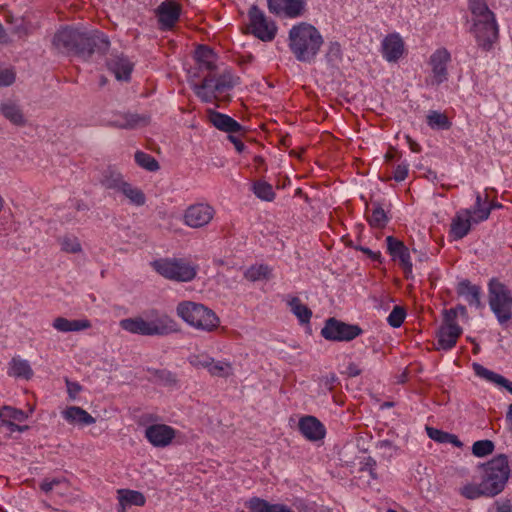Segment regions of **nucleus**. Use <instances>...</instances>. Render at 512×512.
Listing matches in <instances>:
<instances>
[{
    "label": "nucleus",
    "instance_id": "obj_1",
    "mask_svg": "<svg viewBox=\"0 0 512 512\" xmlns=\"http://www.w3.org/2000/svg\"><path fill=\"white\" fill-rule=\"evenodd\" d=\"M53 45L60 52L74 53L83 60H87L93 53H105L110 42L102 32L65 27L54 35Z\"/></svg>",
    "mask_w": 512,
    "mask_h": 512
},
{
    "label": "nucleus",
    "instance_id": "obj_2",
    "mask_svg": "<svg viewBox=\"0 0 512 512\" xmlns=\"http://www.w3.org/2000/svg\"><path fill=\"white\" fill-rule=\"evenodd\" d=\"M119 326L126 332L141 336H166L178 331L177 322L157 310H151L145 316L122 319Z\"/></svg>",
    "mask_w": 512,
    "mask_h": 512
},
{
    "label": "nucleus",
    "instance_id": "obj_3",
    "mask_svg": "<svg viewBox=\"0 0 512 512\" xmlns=\"http://www.w3.org/2000/svg\"><path fill=\"white\" fill-rule=\"evenodd\" d=\"M288 40L291 52L301 62L314 60L323 44L320 32L306 22L294 25L289 31Z\"/></svg>",
    "mask_w": 512,
    "mask_h": 512
},
{
    "label": "nucleus",
    "instance_id": "obj_4",
    "mask_svg": "<svg viewBox=\"0 0 512 512\" xmlns=\"http://www.w3.org/2000/svg\"><path fill=\"white\" fill-rule=\"evenodd\" d=\"M177 316L188 326L211 333L220 326L217 314L202 303L194 301H181L176 306Z\"/></svg>",
    "mask_w": 512,
    "mask_h": 512
},
{
    "label": "nucleus",
    "instance_id": "obj_5",
    "mask_svg": "<svg viewBox=\"0 0 512 512\" xmlns=\"http://www.w3.org/2000/svg\"><path fill=\"white\" fill-rule=\"evenodd\" d=\"M488 301L501 325L512 319V291L498 278H492L488 282Z\"/></svg>",
    "mask_w": 512,
    "mask_h": 512
},
{
    "label": "nucleus",
    "instance_id": "obj_6",
    "mask_svg": "<svg viewBox=\"0 0 512 512\" xmlns=\"http://www.w3.org/2000/svg\"><path fill=\"white\" fill-rule=\"evenodd\" d=\"M482 481L492 496L501 493L509 479L510 467L507 456L500 454L483 466Z\"/></svg>",
    "mask_w": 512,
    "mask_h": 512
},
{
    "label": "nucleus",
    "instance_id": "obj_7",
    "mask_svg": "<svg viewBox=\"0 0 512 512\" xmlns=\"http://www.w3.org/2000/svg\"><path fill=\"white\" fill-rule=\"evenodd\" d=\"M152 266L164 278L177 282L192 281L198 270L197 265L182 258L159 259Z\"/></svg>",
    "mask_w": 512,
    "mask_h": 512
},
{
    "label": "nucleus",
    "instance_id": "obj_8",
    "mask_svg": "<svg viewBox=\"0 0 512 512\" xmlns=\"http://www.w3.org/2000/svg\"><path fill=\"white\" fill-rule=\"evenodd\" d=\"M462 334V328L457 323V311L455 309L444 310L443 322L437 331V350H451Z\"/></svg>",
    "mask_w": 512,
    "mask_h": 512
},
{
    "label": "nucleus",
    "instance_id": "obj_9",
    "mask_svg": "<svg viewBox=\"0 0 512 512\" xmlns=\"http://www.w3.org/2000/svg\"><path fill=\"white\" fill-rule=\"evenodd\" d=\"M248 19L247 30L250 34L263 42H270L275 38L277 34L276 23L257 6L253 5L249 9Z\"/></svg>",
    "mask_w": 512,
    "mask_h": 512
},
{
    "label": "nucleus",
    "instance_id": "obj_10",
    "mask_svg": "<svg viewBox=\"0 0 512 512\" xmlns=\"http://www.w3.org/2000/svg\"><path fill=\"white\" fill-rule=\"evenodd\" d=\"M216 215V209L207 202H197L188 205L183 211L182 223L191 229H203L211 224Z\"/></svg>",
    "mask_w": 512,
    "mask_h": 512
},
{
    "label": "nucleus",
    "instance_id": "obj_11",
    "mask_svg": "<svg viewBox=\"0 0 512 512\" xmlns=\"http://www.w3.org/2000/svg\"><path fill=\"white\" fill-rule=\"evenodd\" d=\"M362 333L363 330L359 325L348 324L333 317L328 318L321 329L322 337L334 342H349Z\"/></svg>",
    "mask_w": 512,
    "mask_h": 512
},
{
    "label": "nucleus",
    "instance_id": "obj_12",
    "mask_svg": "<svg viewBox=\"0 0 512 512\" xmlns=\"http://www.w3.org/2000/svg\"><path fill=\"white\" fill-rule=\"evenodd\" d=\"M271 13L289 19L303 17L307 12L306 0H267Z\"/></svg>",
    "mask_w": 512,
    "mask_h": 512
},
{
    "label": "nucleus",
    "instance_id": "obj_13",
    "mask_svg": "<svg viewBox=\"0 0 512 512\" xmlns=\"http://www.w3.org/2000/svg\"><path fill=\"white\" fill-rule=\"evenodd\" d=\"M479 48L489 51L499 39V25L497 20L476 23L471 29Z\"/></svg>",
    "mask_w": 512,
    "mask_h": 512
},
{
    "label": "nucleus",
    "instance_id": "obj_14",
    "mask_svg": "<svg viewBox=\"0 0 512 512\" xmlns=\"http://www.w3.org/2000/svg\"><path fill=\"white\" fill-rule=\"evenodd\" d=\"M33 411V407H30L29 411L25 412L12 406H3L0 408V425L7 427L11 433H22L28 430L29 427L27 425H20V423L25 422Z\"/></svg>",
    "mask_w": 512,
    "mask_h": 512
},
{
    "label": "nucleus",
    "instance_id": "obj_15",
    "mask_svg": "<svg viewBox=\"0 0 512 512\" xmlns=\"http://www.w3.org/2000/svg\"><path fill=\"white\" fill-rule=\"evenodd\" d=\"M451 61V54L446 48L436 49L430 56L429 65L431 67L433 85H440L448 79V64Z\"/></svg>",
    "mask_w": 512,
    "mask_h": 512
},
{
    "label": "nucleus",
    "instance_id": "obj_16",
    "mask_svg": "<svg viewBox=\"0 0 512 512\" xmlns=\"http://www.w3.org/2000/svg\"><path fill=\"white\" fill-rule=\"evenodd\" d=\"M147 441L156 448L169 446L176 437V430L166 424L156 423L148 425L144 432Z\"/></svg>",
    "mask_w": 512,
    "mask_h": 512
},
{
    "label": "nucleus",
    "instance_id": "obj_17",
    "mask_svg": "<svg viewBox=\"0 0 512 512\" xmlns=\"http://www.w3.org/2000/svg\"><path fill=\"white\" fill-rule=\"evenodd\" d=\"M387 250L394 261H397L403 269L405 277L409 278L412 275L413 264L409 249L404 243L392 236L386 238Z\"/></svg>",
    "mask_w": 512,
    "mask_h": 512
},
{
    "label": "nucleus",
    "instance_id": "obj_18",
    "mask_svg": "<svg viewBox=\"0 0 512 512\" xmlns=\"http://www.w3.org/2000/svg\"><path fill=\"white\" fill-rule=\"evenodd\" d=\"M473 224L472 211L467 208L459 209L452 218L449 236L452 240H461L469 234Z\"/></svg>",
    "mask_w": 512,
    "mask_h": 512
},
{
    "label": "nucleus",
    "instance_id": "obj_19",
    "mask_svg": "<svg viewBox=\"0 0 512 512\" xmlns=\"http://www.w3.org/2000/svg\"><path fill=\"white\" fill-rule=\"evenodd\" d=\"M381 52L383 58L390 63L397 62L405 53V44L399 33H390L382 40Z\"/></svg>",
    "mask_w": 512,
    "mask_h": 512
},
{
    "label": "nucleus",
    "instance_id": "obj_20",
    "mask_svg": "<svg viewBox=\"0 0 512 512\" xmlns=\"http://www.w3.org/2000/svg\"><path fill=\"white\" fill-rule=\"evenodd\" d=\"M180 13L181 7L177 2L172 0L162 2L156 10L161 28L164 30L173 28L179 20Z\"/></svg>",
    "mask_w": 512,
    "mask_h": 512
},
{
    "label": "nucleus",
    "instance_id": "obj_21",
    "mask_svg": "<svg viewBox=\"0 0 512 512\" xmlns=\"http://www.w3.org/2000/svg\"><path fill=\"white\" fill-rule=\"evenodd\" d=\"M301 434L309 441L322 440L326 435L325 426L314 416H303L298 423Z\"/></svg>",
    "mask_w": 512,
    "mask_h": 512
},
{
    "label": "nucleus",
    "instance_id": "obj_22",
    "mask_svg": "<svg viewBox=\"0 0 512 512\" xmlns=\"http://www.w3.org/2000/svg\"><path fill=\"white\" fill-rule=\"evenodd\" d=\"M209 122L217 129L227 133H239L242 130V126L232 117L217 112L213 109H207L206 111Z\"/></svg>",
    "mask_w": 512,
    "mask_h": 512
},
{
    "label": "nucleus",
    "instance_id": "obj_23",
    "mask_svg": "<svg viewBox=\"0 0 512 512\" xmlns=\"http://www.w3.org/2000/svg\"><path fill=\"white\" fill-rule=\"evenodd\" d=\"M61 416L70 425L84 427L92 425L96 419L86 410L78 406H68L61 411Z\"/></svg>",
    "mask_w": 512,
    "mask_h": 512
},
{
    "label": "nucleus",
    "instance_id": "obj_24",
    "mask_svg": "<svg viewBox=\"0 0 512 512\" xmlns=\"http://www.w3.org/2000/svg\"><path fill=\"white\" fill-rule=\"evenodd\" d=\"M0 111L4 118L15 126L23 127L27 123L21 106L12 99L4 100L0 105Z\"/></svg>",
    "mask_w": 512,
    "mask_h": 512
},
{
    "label": "nucleus",
    "instance_id": "obj_25",
    "mask_svg": "<svg viewBox=\"0 0 512 512\" xmlns=\"http://www.w3.org/2000/svg\"><path fill=\"white\" fill-rule=\"evenodd\" d=\"M456 291L470 306L476 308L481 306L482 289L480 286L472 284L469 280L465 279L458 283Z\"/></svg>",
    "mask_w": 512,
    "mask_h": 512
},
{
    "label": "nucleus",
    "instance_id": "obj_26",
    "mask_svg": "<svg viewBox=\"0 0 512 512\" xmlns=\"http://www.w3.org/2000/svg\"><path fill=\"white\" fill-rule=\"evenodd\" d=\"M468 9L473 24L497 20L495 13L488 7L485 0H469Z\"/></svg>",
    "mask_w": 512,
    "mask_h": 512
},
{
    "label": "nucleus",
    "instance_id": "obj_27",
    "mask_svg": "<svg viewBox=\"0 0 512 512\" xmlns=\"http://www.w3.org/2000/svg\"><path fill=\"white\" fill-rule=\"evenodd\" d=\"M107 65L118 80H128L133 70V63L122 55L113 56Z\"/></svg>",
    "mask_w": 512,
    "mask_h": 512
},
{
    "label": "nucleus",
    "instance_id": "obj_28",
    "mask_svg": "<svg viewBox=\"0 0 512 512\" xmlns=\"http://www.w3.org/2000/svg\"><path fill=\"white\" fill-rule=\"evenodd\" d=\"M117 494L119 502V512H126V510L132 506L145 505V496L139 491L120 489L118 490Z\"/></svg>",
    "mask_w": 512,
    "mask_h": 512
},
{
    "label": "nucleus",
    "instance_id": "obj_29",
    "mask_svg": "<svg viewBox=\"0 0 512 512\" xmlns=\"http://www.w3.org/2000/svg\"><path fill=\"white\" fill-rule=\"evenodd\" d=\"M250 512H295L292 508L281 503H270L267 500L253 497L247 502Z\"/></svg>",
    "mask_w": 512,
    "mask_h": 512
},
{
    "label": "nucleus",
    "instance_id": "obj_30",
    "mask_svg": "<svg viewBox=\"0 0 512 512\" xmlns=\"http://www.w3.org/2000/svg\"><path fill=\"white\" fill-rule=\"evenodd\" d=\"M286 303L289 306L290 311L298 319L300 324L304 325L310 323L312 311L307 305L303 304L298 297L288 296L286 299Z\"/></svg>",
    "mask_w": 512,
    "mask_h": 512
},
{
    "label": "nucleus",
    "instance_id": "obj_31",
    "mask_svg": "<svg viewBox=\"0 0 512 512\" xmlns=\"http://www.w3.org/2000/svg\"><path fill=\"white\" fill-rule=\"evenodd\" d=\"M7 373L9 376L25 380H29L33 376V370L29 362L20 357H13L11 359Z\"/></svg>",
    "mask_w": 512,
    "mask_h": 512
},
{
    "label": "nucleus",
    "instance_id": "obj_32",
    "mask_svg": "<svg viewBox=\"0 0 512 512\" xmlns=\"http://www.w3.org/2000/svg\"><path fill=\"white\" fill-rule=\"evenodd\" d=\"M99 182L104 188L115 191H120L125 183L121 173L112 167H107L101 172Z\"/></svg>",
    "mask_w": 512,
    "mask_h": 512
},
{
    "label": "nucleus",
    "instance_id": "obj_33",
    "mask_svg": "<svg viewBox=\"0 0 512 512\" xmlns=\"http://www.w3.org/2000/svg\"><path fill=\"white\" fill-rule=\"evenodd\" d=\"M365 214L369 224L375 228L384 227L388 221L386 212L377 202L367 205Z\"/></svg>",
    "mask_w": 512,
    "mask_h": 512
},
{
    "label": "nucleus",
    "instance_id": "obj_34",
    "mask_svg": "<svg viewBox=\"0 0 512 512\" xmlns=\"http://www.w3.org/2000/svg\"><path fill=\"white\" fill-rule=\"evenodd\" d=\"M237 79L230 73L214 77V92L216 100H224L227 93L236 85Z\"/></svg>",
    "mask_w": 512,
    "mask_h": 512
},
{
    "label": "nucleus",
    "instance_id": "obj_35",
    "mask_svg": "<svg viewBox=\"0 0 512 512\" xmlns=\"http://www.w3.org/2000/svg\"><path fill=\"white\" fill-rule=\"evenodd\" d=\"M470 210L472 211L474 223L478 224L489 218L491 211L493 210V206L488 205L487 196L482 198L480 193H476L475 204Z\"/></svg>",
    "mask_w": 512,
    "mask_h": 512
},
{
    "label": "nucleus",
    "instance_id": "obj_36",
    "mask_svg": "<svg viewBox=\"0 0 512 512\" xmlns=\"http://www.w3.org/2000/svg\"><path fill=\"white\" fill-rule=\"evenodd\" d=\"M195 59L201 69L212 71L216 68L217 57L212 49L200 45L195 51Z\"/></svg>",
    "mask_w": 512,
    "mask_h": 512
},
{
    "label": "nucleus",
    "instance_id": "obj_37",
    "mask_svg": "<svg viewBox=\"0 0 512 512\" xmlns=\"http://www.w3.org/2000/svg\"><path fill=\"white\" fill-rule=\"evenodd\" d=\"M193 90L203 102L212 103L216 100L214 77H205L201 84L194 85Z\"/></svg>",
    "mask_w": 512,
    "mask_h": 512
},
{
    "label": "nucleus",
    "instance_id": "obj_38",
    "mask_svg": "<svg viewBox=\"0 0 512 512\" xmlns=\"http://www.w3.org/2000/svg\"><path fill=\"white\" fill-rule=\"evenodd\" d=\"M143 119L136 114L120 113L113 117L109 124L120 129H133L139 126Z\"/></svg>",
    "mask_w": 512,
    "mask_h": 512
},
{
    "label": "nucleus",
    "instance_id": "obj_39",
    "mask_svg": "<svg viewBox=\"0 0 512 512\" xmlns=\"http://www.w3.org/2000/svg\"><path fill=\"white\" fill-rule=\"evenodd\" d=\"M251 190L254 195L262 201L272 202L276 197L272 185L264 180L254 181Z\"/></svg>",
    "mask_w": 512,
    "mask_h": 512
},
{
    "label": "nucleus",
    "instance_id": "obj_40",
    "mask_svg": "<svg viewBox=\"0 0 512 512\" xmlns=\"http://www.w3.org/2000/svg\"><path fill=\"white\" fill-rule=\"evenodd\" d=\"M459 492L463 497L470 500L477 499L482 496L493 497L490 492L486 491L483 481L479 484L467 483L460 488Z\"/></svg>",
    "mask_w": 512,
    "mask_h": 512
},
{
    "label": "nucleus",
    "instance_id": "obj_41",
    "mask_svg": "<svg viewBox=\"0 0 512 512\" xmlns=\"http://www.w3.org/2000/svg\"><path fill=\"white\" fill-rule=\"evenodd\" d=\"M473 370L477 376L495 385L503 387L505 383H507V379L502 375L497 374L478 363L473 364Z\"/></svg>",
    "mask_w": 512,
    "mask_h": 512
},
{
    "label": "nucleus",
    "instance_id": "obj_42",
    "mask_svg": "<svg viewBox=\"0 0 512 512\" xmlns=\"http://www.w3.org/2000/svg\"><path fill=\"white\" fill-rule=\"evenodd\" d=\"M427 124L434 130H448L451 127V122L448 117L438 111H429L427 115Z\"/></svg>",
    "mask_w": 512,
    "mask_h": 512
},
{
    "label": "nucleus",
    "instance_id": "obj_43",
    "mask_svg": "<svg viewBox=\"0 0 512 512\" xmlns=\"http://www.w3.org/2000/svg\"><path fill=\"white\" fill-rule=\"evenodd\" d=\"M120 192H122L133 205L142 206L145 204L146 197L144 193L139 188L134 187L127 182L124 183Z\"/></svg>",
    "mask_w": 512,
    "mask_h": 512
},
{
    "label": "nucleus",
    "instance_id": "obj_44",
    "mask_svg": "<svg viewBox=\"0 0 512 512\" xmlns=\"http://www.w3.org/2000/svg\"><path fill=\"white\" fill-rule=\"evenodd\" d=\"M208 372L214 377L227 378L233 374V367L229 361L226 360H213Z\"/></svg>",
    "mask_w": 512,
    "mask_h": 512
},
{
    "label": "nucleus",
    "instance_id": "obj_45",
    "mask_svg": "<svg viewBox=\"0 0 512 512\" xmlns=\"http://www.w3.org/2000/svg\"><path fill=\"white\" fill-rule=\"evenodd\" d=\"M271 274V269L267 265H254L249 267L244 276L247 280L255 282L262 279H268Z\"/></svg>",
    "mask_w": 512,
    "mask_h": 512
},
{
    "label": "nucleus",
    "instance_id": "obj_46",
    "mask_svg": "<svg viewBox=\"0 0 512 512\" xmlns=\"http://www.w3.org/2000/svg\"><path fill=\"white\" fill-rule=\"evenodd\" d=\"M40 488L45 493H49L55 490L61 494L67 490L68 482L66 481L65 478L45 479L41 483Z\"/></svg>",
    "mask_w": 512,
    "mask_h": 512
},
{
    "label": "nucleus",
    "instance_id": "obj_47",
    "mask_svg": "<svg viewBox=\"0 0 512 512\" xmlns=\"http://www.w3.org/2000/svg\"><path fill=\"white\" fill-rule=\"evenodd\" d=\"M135 161L136 163L148 170V171H157L159 169V164L158 162L156 161V159L151 156L150 154H147L145 152H142V151H138L135 153Z\"/></svg>",
    "mask_w": 512,
    "mask_h": 512
},
{
    "label": "nucleus",
    "instance_id": "obj_48",
    "mask_svg": "<svg viewBox=\"0 0 512 512\" xmlns=\"http://www.w3.org/2000/svg\"><path fill=\"white\" fill-rule=\"evenodd\" d=\"M61 250L66 253H80L82 246L79 239L73 235H66L59 240Z\"/></svg>",
    "mask_w": 512,
    "mask_h": 512
},
{
    "label": "nucleus",
    "instance_id": "obj_49",
    "mask_svg": "<svg viewBox=\"0 0 512 512\" xmlns=\"http://www.w3.org/2000/svg\"><path fill=\"white\" fill-rule=\"evenodd\" d=\"M325 57L331 67H338L342 60L340 44L337 42L330 43Z\"/></svg>",
    "mask_w": 512,
    "mask_h": 512
},
{
    "label": "nucleus",
    "instance_id": "obj_50",
    "mask_svg": "<svg viewBox=\"0 0 512 512\" xmlns=\"http://www.w3.org/2000/svg\"><path fill=\"white\" fill-rule=\"evenodd\" d=\"M494 450V444L490 440L476 441L472 446V453L476 457H485L491 454Z\"/></svg>",
    "mask_w": 512,
    "mask_h": 512
},
{
    "label": "nucleus",
    "instance_id": "obj_51",
    "mask_svg": "<svg viewBox=\"0 0 512 512\" xmlns=\"http://www.w3.org/2000/svg\"><path fill=\"white\" fill-rule=\"evenodd\" d=\"M408 173L409 163L403 160L393 167L392 175L388 176L386 180L394 179L396 182H402L407 178Z\"/></svg>",
    "mask_w": 512,
    "mask_h": 512
},
{
    "label": "nucleus",
    "instance_id": "obj_52",
    "mask_svg": "<svg viewBox=\"0 0 512 512\" xmlns=\"http://www.w3.org/2000/svg\"><path fill=\"white\" fill-rule=\"evenodd\" d=\"M213 360L214 358L205 353L193 354L189 357V363L192 366L196 368H204L207 371L209 370Z\"/></svg>",
    "mask_w": 512,
    "mask_h": 512
},
{
    "label": "nucleus",
    "instance_id": "obj_53",
    "mask_svg": "<svg viewBox=\"0 0 512 512\" xmlns=\"http://www.w3.org/2000/svg\"><path fill=\"white\" fill-rule=\"evenodd\" d=\"M406 317V312L401 306H395L387 317L390 326L398 328L402 325Z\"/></svg>",
    "mask_w": 512,
    "mask_h": 512
},
{
    "label": "nucleus",
    "instance_id": "obj_54",
    "mask_svg": "<svg viewBox=\"0 0 512 512\" xmlns=\"http://www.w3.org/2000/svg\"><path fill=\"white\" fill-rule=\"evenodd\" d=\"M71 319L65 317H56L52 322V327L58 332L68 333L70 332Z\"/></svg>",
    "mask_w": 512,
    "mask_h": 512
},
{
    "label": "nucleus",
    "instance_id": "obj_55",
    "mask_svg": "<svg viewBox=\"0 0 512 512\" xmlns=\"http://www.w3.org/2000/svg\"><path fill=\"white\" fill-rule=\"evenodd\" d=\"M91 322L86 319H71L70 332H79L91 328Z\"/></svg>",
    "mask_w": 512,
    "mask_h": 512
},
{
    "label": "nucleus",
    "instance_id": "obj_56",
    "mask_svg": "<svg viewBox=\"0 0 512 512\" xmlns=\"http://www.w3.org/2000/svg\"><path fill=\"white\" fill-rule=\"evenodd\" d=\"M15 81V73L8 68H0V87L9 86Z\"/></svg>",
    "mask_w": 512,
    "mask_h": 512
},
{
    "label": "nucleus",
    "instance_id": "obj_57",
    "mask_svg": "<svg viewBox=\"0 0 512 512\" xmlns=\"http://www.w3.org/2000/svg\"><path fill=\"white\" fill-rule=\"evenodd\" d=\"M428 436L439 442V443H446L447 437L449 433L443 432L441 430L435 429V428H427Z\"/></svg>",
    "mask_w": 512,
    "mask_h": 512
},
{
    "label": "nucleus",
    "instance_id": "obj_58",
    "mask_svg": "<svg viewBox=\"0 0 512 512\" xmlns=\"http://www.w3.org/2000/svg\"><path fill=\"white\" fill-rule=\"evenodd\" d=\"M405 138H406V142L412 152L419 153L421 151V146L415 140H413L409 135H407Z\"/></svg>",
    "mask_w": 512,
    "mask_h": 512
},
{
    "label": "nucleus",
    "instance_id": "obj_59",
    "mask_svg": "<svg viewBox=\"0 0 512 512\" xmlns=\"http://www.w3.org/2000/svg\"><path fill=\"white\" fill-rule=\"evenodd\" d=\"M359 250L365 253L373 260H379L381 257V253L379 251H372L371 249L366 247H360Z\"/></svg>",
    "mask_w": 512,
    "mask_h": 512
},
{
    "label": "nucleus",
    "instance_id": "obj_60",
    "mask_svg": "<svg viewBox=\"0 0 512 512\" xmlns=\"http://www.w3.org/2000/svg\"><path fill=\"white\" fill-rule=\"evenodd\" d=\"M229 140L234 144V146L238 152H242L244 150L245 145L240 139H238L235 136L230 135Z\"/></svg>",
    "mask_w": 512,
    "mask_h": 512
},
{
    "label": "nucleus",
    "instance_id": "obj_61",
    "mask_svg": "<svg viewBox=\"0 0 512 512\" xmlns=\"http://www.w3.org/2000/svg\"><path fill=\"white\" fill-rule=\"evenodd\" d=\"M67 386L68 393L72 398H74L75 395L80 391V386L77 383L67 382Z\"/></svg>",
    "mask_w": 512,
    "mask_h": 512
},
{
    "label": "nucleus",
    "instance_id": "obj_62",
    "mask_svg": "<svg viewBox=\"0 0 512 512\" xmlns=\"http://www.w3.org/2000/svg\"><path fill=\"white\" fill-rule=\"evenodd\" d=\"M347 372H348L349 376L356 377L361 373V370L359 369V367L356 364L351 363L347 367Z\"/></svg>",
    "mask_w": 512,
    "mask_h": 512
},
{
    "label": "nucleus",
    "instance_id": "obj_63",
    "mask_svg": "<svg viewBox=\"0 0 512 512\" xmlns=\"http://www.w3.org/2000/svg\"><path fill=\"white\" fill-rule=\"evenodd\" d=\"M495 512H511V504L509 501L498 503Z\"/></svg>",
    "mask_w": 512,
    "mask_h": 512
},
{
    "label": "nucleus",
    "instance_id": "obj_64",
    "mask_svg": "<svg viewBox=\"0 0 512 512\" xmlns=\"http://www.w3.org/2000/svg\"><path fill=\"white\" fill-rule=\"evenodd\" d=\"M446 443H451L455 447H462V442L458 439L456 435L448 434Z\"/></svg>",
    "mask_w": 512,
    "mask_h": 512
}]
</instances>
